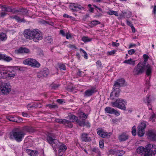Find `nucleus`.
<instances>
[{
  "label": "nucleus",
  "instance_id": "28",
  "mask_svg": "<svg viewBox=\"0 0 156 156\" xmlns=\"http://www.w3.org/2000/svg\"><path fill=\"white\" fill-rule=\"evenodd\" d=\"M6 118L7 119L10 121L16 122H17L16 120V117L12 116V115H9L6 116Z\"/></svg>",
  "mask_w": 156,
  "mask_h": 156
},
{
  "label": "nucleus",
  "instance_id": "34",
  "mask_svg": "<svg viewBox=\"0 0 156 156\" xmlns=\"http://www.w3.org/2000/svg\"><path fill=\"white\" fill-rule=\"evenodd\" d=\"M100 23H101L99 21L96 20H94L91 22L90 23V26H91V27H93L97 25L100 24Z\"/></svg>",
  "mask_w": 156,
  "mask_h": 156
},
{
  "label": "nucleus",
  "instance_id": "7",
  "mask_svg": "<svg viewBox=\"0 0 156 156\" xmlns=\"http://www.w3.org/2000/svg\"><path fill=\"white\" fill-rule=\"evenodd\" d=\"M146 147L148 154H149V156L156 154V145L154 144H149L146 146Z\"/></svg>",
  "mask_w": 156,
  "mask_h": 156
},
{
  "label": "nucleus",
  "instance_id": "64",
  "mask_svg": "<svg viewBox=\"0 0 156 156\" xmlns=\"http://www.w3.org/2000/svg\"><path fill=\"white\" fill-rule=\"evenodd\" d=\"M5 55L0 53V60H4Z\"/></svg>",
  "mask_w": 156,
  "mask_h": 156
},
{
  "label": "nucleus",
  "instance_id": "38",
  "mask_svg": "<svg viewBox=\"0 0 156 156\" xmlns=\"http://www.w3.org/2000/svg\"><path fill=\"white\" fill-rule=\"evenodd\" d=\"M150 96L149 95H147L146 97L144 98V101L145 103H147L148 104L150 103L151 101L150 99Z\"/></svg>",
  "mask_w": 156,
  "mask_h": 156
},
{
  "label": "nucleus",
  "instance_id": "60",
  "mask_svg": "<svg viewBox=\"0 0 156 156\" xmlns=\"http://www.w3.org/2000/svg\"><path fill=\"white\" fill-rule=\"evenodd\" d=\"M99 146L101 148H102L104 147V143L102 141H100L99 142Z\"/></svg>",
  "mask_w": 156,
  "mask_h": 156
},
{
  "label": "nucleus",
  "instance_id": "35",
  "mask_svg": "<svg viewBox=\"0 0 156 156\" xmlns=\"http://www.w3.org/2000/svg\"><path fill=\"white\" fill-rule=\"evenodd\" d=\"M37 107V105L35 103H32L31 104H29L27 105V108L29 109H30V108H31L34 107L36 108Z\"/></svg>",
  "mask_w": 156,
  "mask_h": 156
},
{
  "label": "nucleus",
  "instance_id": "10",
  "mask_svg": "<svg viewBox=\"0 0 156 156\" xmlns=\"http://www.w3.org/2000/svg\"><path fill=\"white\" fill-rule=\"evenodd\" d=\"M116 87L114 88L113 87V91L111 93L110 95V98L112 100H114L115 97H118L119 96L120 90L119 88Z\"/></svg>",
  "mask_w": 156,
  "mask_h": 156
},
{
  "label": "nucleus",
  "instance_id": "29",
  "mask_svg": "<svg viewBox=\"0 0 156 156\" xmlns=\"http://www.w3.org/2000/svg\"><path fill=\"white\" fill-rule=\"evenodd\" d=\"M70 121H69L71 124V122H76L78 120V118L74 115H72L69 117Z\"/></svg>",
  "mask_w": 156,
  "mask_h": 156
},
{
  "label": "nucleus",
  "instance_id": "21",
  "mask_svg": "<svg viewBox=\"0 0 156 156\" xmlns=\"http://www.w3.org/2000/svg\"><path fill=\"white\" fill-rule=\"evenodd\" d=\"M153 67L152 66L149 64L145 65V70H146V75L150 76Z\"/></svg>",
  "mask_w": 156,
  "mask_h": 156
},
{
  "label": "nucleus",
  "instance_id": "17",
  "mask_svg": "<svg viewBox=\"0 0 156 156\" xmlns=\"http://www.w3.org/2000/svg\"><path fill=\"white\" fill-rule=\"evenodd\" d=\"M70 8L73 10H81L84 9V8L80 5L77 3L72 4L70 6Z\"/></svg>",
  "mask_w": 156,
  "mask_h": 156
},
{
  "label": "nucleus",
  "instance_id": "61",
  "mask_svg": "<svg viewBox=\"0 0 156 156\" xmlns=\"http://www.w3.org/2000/svg\"><path fill=\"white\" fill-rule=\"evenodd\" d=\"M6 13L5 12H2L0 13V17H4L6 15Z\"/></svg>",
  "mask_w": 156,
  "mask_h": 156
},
{
  "label": "nucleus",
  "instance_id": "49",
  "mask_svg": "<svg viewBox=\"0 0 156 156\" xmlns=\"http://www.w3.org/2000/svg\"><path fill=\"white\" fill-rule=\"evenodd\" d=\"M59 103L61 104H63L65 103L64 100L62 99H58L56 100Z\"/></svg>",
  "mask_w": 156,
  "mask_h": 156
},
{
  "label": "nucleus",
  "instance_id": "15",
  "mask_svg": "<svg viewBox=\"0 0 156 156\" xmlns=\"http://www.w3.org/2000/svg\"><path fill=\"white\" fill-rule=\"evenodd\" d=\"M48 73L49 72L48 69L41 70L37 73V76L39 78H43L47 77Z\"/></svg>",
  "mask_w": 156,
  "mask_h": 156
},
{
  "label": "nucleus",
  "instance_id": "33",
  "mask_svg": "<svg viewBox=\"0 0 156 156\" xmlns=\"http://www.w3.org/2000/svg\"><path fill=\"white\" fill-rule=\"evenodd\" d=\"M7 38L5 34L1 33L0 34V41H5Z\"/></svg>",
  "mask_w": 156,
  "mask_h": 156
},
{
  "label": "nucleus",
  "instance_id": "9",
  "mask_svg": "<svg viewBox=\"0 0 156 156\" xmlns=\"http://www.w3.org/2000/svg\"><path fill=\"white\" fill-rule=\"evenodd\" d=\"M146 126V125L144 122H142L139 125L138 127V135L140 136H142L145 133V129Z\"/></svg>",
  "mask_w": 156,
  "mask_h": 156
},
{
  "label": "nucleus",
  "instance_id": "40",
  "mask_svg": "<svg viewBox=\"0 0 156 156\" xmlns=\"http://www.w3.org/2000/svg\"><path fill=\"white\" fill-rule=\"evenodd\" d=\"M67 148L66 146L64 144H62L59 146V149L63 151H65Z\"/></svg>",
  "mask_w": 156,
  "mask_h": 156
},
{
  "label": "nucleus",
  "instance_id": "27",
  "mask_svg": "<svg viewBox=\"0 0 156 156\" xmlns=\"http://www.w3.org/2000/svg\"><path fill=\"white\" fill-rule=\"evenodd\" d=\"M97 134L101 137L104 138L107 135V133L105 132L103 129H100L98 131Z\"/></svg>",
  "mask_w": 156,
  "mask_h": 156
},
{
  "label": "nucleus",
  "instance_id": "2",
  "mask_svg": "<svg viewBox=\"0 0 156 156\" xmlns=\"http://www.w3.org/2000/svg\"><path fill=\"white\" fill-rule=\"evenodd\" d=\"M111 104L112 107L125 111L126 108V106L127 105V101L125 99L118 98L115 101L111 102Z\"/></svg>",
  "mask_w": 156,
  "mask_h": 156
},
{
  "label": "nucleus",
  "instance_id": "44",
  "mask_svg": "<svg viewBox=\"0 0 156 156\" xmlns=\"http://www.w3.org/2000/svg\"><path fill=\"white\" fill-rule=\"evenodd\" d=\"M20 12H21L23 14L26 15L28 13V11L27 10L24 9H22Z\"/></svg>",
  "mask_w": 156,
  "mask_h": 156
},
{
  "label": "nucleus",
  "instance_id": "14",
  "mask_svg": "<svg viewBox=\"0 0 156 156\" xmlns=\"http://www.w3.org/2000/svg\"><path fill=\"white\" fill-rule=\"evenodd\" d=\"M125 80L124 79H121L117 80L115 81L114 85V88H119L120 87L122 86L124 84Z\"/></svg>",
  "mask_w": 156,
  "mask_h": 156
},
{
  "label": "nucleus",
  "instance_id": "30",
  "mask_svg": "<svg viewBox=\"0 0 156 156\" xmlns=\"http://www.w3.org/2000/svg\"><path fill=\"white\" fill-rule=\"evenodd\" d=\"M149 120L151 121L152 122H154L156 120V115L154 112H152L151 115L149 118Z\"/></svg>",
  "mask_w": 156,
  "mask_h": 156
},
{
  "label": "nucleus",
  "instance_id": "37",
  "mask_svg": "<svg viewBox=\"0 0 156 156\" xmlns=\"http://www.w3.org/2000/svg\"><path fill=\"white\" fill-rule=\"evenodd\" d=\"M12 58L11 57L9 56L6 55H5L4 58L3 60L4 61L9 62L12 60Z\"/></svg>",
  "mask_w": 156,
  "mask_h": 156
},
{
  "label": "nucleus",
  "instance_id": "5",
  "mask_svg": "<svg viewBox=\"0 0 156 156\" xmlns=\"http://www.w3.org/2000/svg\"><path fill=\"white\" fill-rule=\"evenodd\" d=\"M145 63L139 62L135 67L133 73L135 75H139L144 73L145 70Z\"/></svg>",
  "mask_w": 156,
  "mask_h": 156
},
{
  "label": "nucleus",
  "instance_id": "24",
  "mask_svg": "<svg viewBox=\"0 0 156 156\" xmlns=\"http://www.w3.org/2000/svg\"><path fill=\"white\" fill-rule=\"evenodd\" d=\"M0 8L2 11L11 12L12 11V9L10 6H7L5 5H0Z\"/></svg>",
  "mask_w": 156,
  "mask_h": 156
},
{
  "label": "nucleus",
  "instance_id": "54",
  "mask_svg": "<svg viewBox=\"0 0 156 156\" xmlns=\"http://www.w3.org/2000/svg\"><path fill=\"white\" fill-rule=\"evenodd\" d=\"M83 73L82 71H81L80 69L78 70V72L77 73V74L79 76H82L83 75Z\"/></svg>",
  "mask_w": 156,
  "mask_h": 156
},
{
  "label": "nucleus",
  "instance_id": "52",
  "mask_svg": "<svg viewBox=\"0 0 156 156\" xmlns=\"http://www.w3.org/2000/svg\"><path fill=\"white\" fill-rule=\"evenodd\" d=\"M135 52V50L133 49H131L128 51V53L129 55H132Z\"/></svg>",
  "mask_w": 156,
  "mask_h": 156
},
{
  "label": "nucleus",
  "instance_id": "63",
  "mask_svg": "<svg viewBox=\"0 0 156 156\" xmlns=\"http://www.w3.org/2000/svg\"><path fill=\"white\" fill-rule=\"evenodd\" d=\"M97 66H98L99 67H101V62L100 61H98L96 62Z\"/></svg>",
  "mask_w": 156,
  "mask_h": 156
},
{
  "label": "nucleus",
  "instance_id": "45",
  "mask_svg": "<svg viewBox=\"0 0 156 156\" xmlns=\"http://www.w3.org/2000/svg\"><path fill=\"white\" fill-rule=\"evenodd\" d=\"M116 51V50H113L110 51L108 52V53L110 55H114Z\"/></svg>",
  "mask_w": 156,
  "mask_h": 156
},
{
  "label": "nucleus",
  "instance_id": "58",
  "mask_svg": "<svg viewBox=\"0 0 156 156\" xmlns=\"http://www.w3.org/2000/svg\"><path fill=\"white\" fill-rule=\"evenodd\" d=\"M65 36L66 39H69L71 37V35L70 34L68 33L66 34Z\"/></svg>",
  "mask_w": 156,
  "mask_h": 156
},
{
  "label": "nucleus",
  "instance_id": "12",
  "mask_svg": "<svg viewBox=\"0 0 156 156\" xmlns=\"http://www.w3.org/2000/svg\"><path fill=\"white\" fill-rule=\"evenodd\" d=\"M146 148L143 147H140L136 149V152L140 154L141 156H149V154H148Z\"/></svg>",
  "mask_w": 156,
  "mask_h": 156
},
{
  "label": "nucleus",
  "instance_id": "42",
  "mask_svg": "<svg viewBox=\"0 0 156 156\" xmlns=\"http://www.w3.org/2000/svg\"><path fill=\"white\" fill-rule=\"evenodd\" d=\"M132 133L133 136H135L136 134V126H134L132 129Z\"/></svg>",
  "mask_w": 156,
  "mask_h": 156
},
{
  "label": "nucleus",
  "instance_id": "16",
  "mask_svg": "<svg viewBox=\"0 0 156 156\" xmlns=\"http://www.w3.org/2000/svg\"><path fill=\"white\" fill-rule=\"evenodd\" d=\"M15 52L17 54L23 53H28L30 52V50L26 48H20L16 50Z\"/></svg>",
  "mask_w": 156,
  "mask_h": 156
},
{
  "label": "nucleus",
  "instance_id": "25",
  "mask_svg": "<svg viewBox=\"0 0 156 156\" xmlns=\"http://www.w3.org/2000/svg\"><path fill=\"white\" fill-rule=\"evenodd\" d=\"M26 151L27 153L31 156H37L38 154V152L37 151L27 149Z\"/></svg>",
  "mask_w": 156,
  "mask_h": 156
},
{
  "label": "nucleus",
  "instance_id": "31",
  "mask_svg": "<svg viewBox=\"0 0 156 156\" xmlns=\"http://www.w3.org/2000/svg\"><path fill=\"white\" fill-rule=\"evenodd\" d=\"M92 40V38L87 36H83L82 39V40L85 43L90 41Z\"/></svg>",
  "mask_w": 156,
  "mask_h": 156
},
{
  "label": "nucleus",
  "instance_id": "1",
  "mask_svg": "<svg viewBox=\"0 0 156 156\" xmlns=\"http://www.w3.org/2000/svg\"><path fill=\"white\" fill-rule=\"evenodd\" d=\"M25 135V133L21 131L20 128H16L10 133L9 138L19 142L22 141Z\"/></svg>",
  "mask_w": 156,
  "mask_h": 156
},
{
  "label": "nucleus",
  "instance_id": "26",
  "mask_svg": "<svg viewBox=\"0 0 156 156\" xmlns=\"http://www.w3.org/2000/svg\"><path fill=\"white\" fill-rule=\"evenodd\" d=\"M135 61L131 58L125 60L123 63L134 66L135 65Z\"/></svg>",
  "mask_w": 156,
  "mask_h": 156
},
{
  "label": "nucleus",
  "instance_id": "53",
  "mask_svg": "<svg viewBox=\"0 0 156 156\" xmlns=\"http://www.w3.org/2000/svg\"><path fill=\"white\" fill-rule=\"evenodd\" d=\"M15 20H16L18 22H22L23 21L20 18L17 16H15Z\"/></svg>",
  "mask_w": 156,
  "mask_h": 156
},
{
  "label": "nucleus",
  "instance_id": "19",
  "mask_svg": "<svg viewBox=\"0 0 156 156\" xmlns=\"http://www.w3.org/2000/svg\"><path fill=\"white\" fill-rule=\"evenodd\" d=\"M89 135L85 133H83L81 135V140L85 142H89L91 140Z\"/></svg>",
  "mask_w": 156,
  "mask_h": 156
},
{
  "label": "nucleus",
  "instance_id": "41",
  "mask_svg": "<svg viewBox=\"0 0 156 156\" xmlns=\"http://www.w3.org/2000/svg\"><path fill=\"white\" fill-rule=\"evenodd\" d=\"M46 106L48 107L49 108L51 109V108H55L57 107V105H56L55 104H48L46 105Z\"/></svg>",
  "mask_w": 156,
  "mask_h": 156
},
{
  "label": "nucleus",
  "instance_id": "51",
  "mask_svg": "<svg viewBox=\"0 0 156 156\" xmlns=\"http://www.w3.org/2000/svg\"><path fill=\"white\" fill-rule=\"evenodd\" d=\"M112 45L113 47H117L119 46V43H117L115 42H112Z\"/></svg>",
  "mask_w": 156,
  "mask_h": 156
},
{
  "label": "nucleus",
  "instance_id": "39",
  "mask_svg": "<svg viewBox=\"0 0 156 156\" xmlns=\"http://www.w3.org/2000/svg\"><path fill=\"white\" fill-rule=\"evenodd\" d=\"M108 14L110 15H114L115 16H119V14L117 12L113 10H110L108 12Z\"/></svg>",
  "mask_w": 156,
  "mask_h": 156
},
{
  "label": "nucleus",
  "instance_id": "48",
  "mask_svg": "<svg viewBox=\"0 0 156 156\" xmlns=\"http://www.w3.org/2000/svg\"><path fill=\"white\" fill-rule=\"evenodd\" d=\"M144 59V62H146L149 58V56L146 54H144L143 55Z\"/></svg>",
  "mask_w": 156,
  "mask_h": 156
},
{
  "label": "nucleus",
  "instance_id": "8",
  "mask_svg": "<svg viewBox=\"0 0 156 156\" xmlns=\"http://www.w3.org/2000/svg\"><path fill=\"white\" fill-rule=\"evenodd\" d=\"M47 140L48 142L51 145L54 150L58 148L59 146V145H58V143H59L57 140L53 139L50 136H47Z\"/></svg>",
  "mask_w": 156,
  "mask_h": 156
},
{
  "label": "nucleus",
  "instance_id": "3",
  "mask_svg": "<svg viewBox=\"0 0 156 156\" xmlns=\"http://www.w3.org/2000/svg\"><path fill=\"white\" fill-rule=\"evenodd\" d=\"M16 70L13 67L8 68L6 70L4 71V79L7 80H10L13 79L16 76Z\"/></svg>",
  "mask_w": 156,
  "mask_h": 156
},
{
  "label": "nucleus",
  "instance_id": "4",
  "mask_svg": "<svg viewBox=\"0 0 156 156\" xmlns=\"http://www.w3.org/2000/svg\"><path fill=\"white\" fill-rule=\"evenodd\" d=\"M39 30L38 29L31 30L30 29H27L24 32V36L27 38L33 39L38 33Z\"/></svg>",
  "mask_w": 156,
  "mask_h": 156
},
{
  "label": "nucleus",
  "instance_id": "55",
  "mask_svg": "<svg viewBox=\"0 0 156 156\" xmlns=\"http://www.w3.org/2000/svg\"><path fill=\"white\" fill-rule=\"evenodd\" d=\"M63 151L60 150V149H59L58 150V155L59 156H62L63 154Z\"/></svg>",
  "mask_w": 156,
  "mask_h": 156
},
{
  "label": "nucleus",
  "instance_id": "23",
  "mask_svg": "<svg viewBox=\"0 0 156 156\" xmlns=\"http://www.w3.org/2000/svg\"><path fill=\"white\" fill-rule=\"evenodd\" d=\"M118 139L120 141H124L128 139V136L125 133H123L119 136Z\"/></svg>",
  "mask_w": 156,
  "mask_h": 156
},
{
  "label": "nucleus",
  "instance_id": "43",
  "mask_svg": "<svg viewBox=\"0 0 156 156\" xmlns=\"http://www.w3.org/2000/svg\"><path fill=\"white\" fill-rule=\"evenodd\" d=\"M92 150L93 152L99 154L100 152L99 149L97 147L92 148Z\"/></svg>",
  "mask_w": 156,
  "mask_h": 156
},
{
  "label": "nucleus",
  "instance_id": "46",
  "mask_svg": "<svg viewBox=\"0 0 156 156\" xmlns=\"http://www.w3.org/2000/svg\"><path fill=\"white\" fill-rule=\"evenodd\" d=\"M59 68L61 70H65L66 69V66L63 64H60L59 65Z\"/></svg>",
  "mask_w": 156,
  "mask_h": 156
},
{
  "label": "nucleus",
  "instance_id": "36",
  "mask_svg": "<svg viewBox=\"0 0 156 156\" xmlns=\"http://www.w3.org/2000/svg\"><path fill=\"white\" fill-rule=\"evenodd\" d=\"M80 51L81 54L83 53L84 54V55L83 56L84 58L86 59L88 58V56L87 53L82 48H80Z\"/></svg>",
  "mask_w": 156,
  "mask_h": 156
},
{
  "label": "nucleus",
  "instance_id": "11",
  "mask_svg": "<svg viewBox=\"0 0 156 156\" xmlns=\"http://www.w3.org/2000/svg\"><path fill=\"white\" fill-rule=\"evenodd\" d=\"M146 134L148 138L152 140L156 141V133L152 130H149L146 132Z\"/></svg>",
  "mask_w": 156,
  "mask_h": 156
},
{
  "label": "nucleus",
  "instance_id": "13",
  "mask_svg": "<svg viewBox=\"0 0 156 156\" xmlns=\"http://www.w3.org/2000/svg\"><path fill=\"white\" fill-rule=\"evenodd\" d=\"M55 121L56 122L62 123L69 127L71 128L73 126L72 124L67 120L57 119Z\"/></svg>",
  "mask_w": 156,
  "mask_h": 156
},
{
  "label": "nucleus",
  "instance_id": "47",
  "mask_svg": "<svg viewBox=\"0 0 156 156\" xmlns=\"http://www.w3.org/2000/svg\"><path fill=\"white\" fill-rule=\"evenodd\" d=\"M85 121L84 120L78 121L79 125L80 126H84Z\"/></svg>",
  "mask_w": 156,
  "mask_h": 156
},
{
  "label": "nucleus",
  "instance_id": "6",
  "mask_svg": "<svg viewBox=\"0 0 156 156\" xmlns=\"http://www.w3.org/2000/svg\"><path fill=\"white\" fill-rule=\"evenodd\" d=\"M23 63L25 65L34 67L38 68L40 66V64L35 59L31 58H28L24 60L23 61Z\"/></svg>",
  "mask_w": 156,
  "mask_h": 156
},
{
  "label": "nucleus",
  "instance_id": "22",
  "mask_svg": "<svg viewBox=\"0 0 156 156\" xmlns=\"http://www.w3.org/2000/svg\"><path fill=\"white\" fill-rule=\"evenodd\" d=\"M108 113L114 114L115 115L118 116L120 115V112L117 110H115L113 108L108 107Z\"/></svg>",
  "mask_w": 156,
  "mask_h": 156
},
{
  "label": "nucleus",
  "instance_id": "56",
  "mask_svg": "<svg viewBox=\"0 0 156 156\" xmlns=\"http://www.w3.org/2000/svg\"><path fill=\"white\" fill-rule=\"evenodd\" d=\"M127 24L130 27H132L133 28V24L131 22L127 20Z\"/></svg>",
  "mask_w": 156,
  "mask_h": 156
},
{
  "label": "nucleus",
  "instance_id": "32",
  "mask_svg": "<svg viewBox=\"0 0 156 156\" xmlns=\"http://www.w3.org/2000/svg\"><path fill=\"white\" fill-rule=\"evenodd\" d=\"M79 116L83 120H85L87 118V115L83 112H80L79 113Z\"/></svg>",
  "mask_w": 156,
  "mask_h": 156
},
{
  "label": "nucleus",
  "instance_id": "18",
  "mask_svg": "<svg viewBox=\"0 0 156 156\" xmlns=\"http://www.w3.org/2000/svg\"><path fill=\"white\" fill-rule=\"evenodd\" d=\"M95 91V88L92 87L90 89L87 90L85 92L84 96L86 97H90L91 96Z\"/></svg>",
  "mask_w": 156,
  "mask_h": 156
},
{
  "label": "nucleus",
  "instance_id": "50",
  "mask_svg": "<svg viewBox=\"0 0 156 156\" xmlns=\"http://www.w3.org/2000/svg\"><path fill=\"white\" fill-rule=\"evenodd\" d=\"M4 71H2V70L0 69V79L3 78L4 79Z\"/></svg>",
  "mask_w": 156,
  "mask_h": 156
},
{
  "label": "nucleus",
  "instance_id": "57",
  "mask_svg": "<svg viewBox=\"0 0 156 156\" xmlns=\"http://www.w3.org/2000/svg\"><path fill=\"white\" fill-rule=\"evenodd\" d=\"M16 120L17 121V122H22L23 121L22 119L19 117H16Z\"/></svg>",
  "mask_w": 156,
  "mask_h": 156
},
{
  "label": "nucleus",
  "instance_id": "20",
  "mask_svg": "<svg viewBox=\"0 0 156 156\" xmlns=\"http://www.w3.org/2000/svg\"><path fill=\"white\" fill-rule=\"evenodd\" d=\"M43 38L42 33L39 30L35 36L33 38V41L35 42H38L39 40H42Z\"/></svg>",
  "mask_w": 156,
  "mask_h": 156
},
{
  "label": "nucleus",
  "instance_id": "59",
  "mask_svg": "<svg viewBox=\"0 0 156 156\" xmlns=\"http://www.w3.org/2000/svg\"><path fill=\"white\" fill-rule=\"evenodd\" d=\"M22 114L23 116L24 117H27L29 116L28 115L27 113L23 112L22 113Z\"/></svg>",
  "mask_w": 156,
  "mask_h": 156
},
{
  "label": "nucleus",
  "instance_id": "62",
  "mask_svg": "<svg viewBox=\"0 0 156 156\" xmlns=\"http://www.w3.org/2000/svg\"><path fill=\"white\" fill-rule=\"evenodd\" d=\"M60 34H61L63 36H65V33L64 31L62 30H61L60 31Z\"/></svg>",
  "mask_w": 156,
  "mask_h": 156
}]
</instances>
